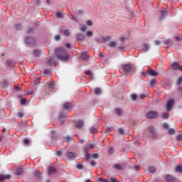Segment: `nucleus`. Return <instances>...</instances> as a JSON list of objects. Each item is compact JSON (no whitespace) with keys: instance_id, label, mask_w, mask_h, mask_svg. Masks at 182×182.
<instances>
[{"instance_id":"27","label":"nucleus","mask_w":182,"mask_h":182,"mask_svg":"<svg viewBox=\"0 0 182 182\" xmlns=\"http://www.w3.org/2000/svg\"><path fill=\"white\" fill-rule=\"evenodd\" d=\"M175 170L177 171V173H182V166H176Z\"/></svg>"},{"instance_id":"50","label":"nucleus","mask_w":182,"mask_h":182,"mask_svg":"<svg viewBox=\"0 0 182 182\" xmlns=\"http://www.w3.org/2000/svg\"><path fill=\"white\" fill-rule=\"evenodd\" d=\"M26 103V100L25 98H22L21 100V105H25Z\"/></svg>"},{"instance_id":"45","label":"nucleus","mask_w":182,"mask_h":182,"mask_svg":"<svg viewBox=\"0 0 182 182\" xmlns=\"http://www.w3.org/2000/svg\"><path fill=\"white\" fill-rule=\"evenodd\" d=\"M131 97H132V100H136L137 99V95H136V94L132 95Z\"/></svg>"},{"instance_id":"5","label":"nucleus","mask_w":182,"mask_h":182,"mask_svg":"<svg viewBox=\"0 0 182 182\" xmlns=\"http://www.w3.org/2000/svg\"><path fill=\"white\" fill-rule=\"evenodd\" d=\"M96 147V144H90L84 147V153H89L90 150L95 149Z\"/></svg>"},{"instance_id":"15","label":"nucleus","mask_w":182,"mask_h":182,"mask_svg":"<svg viewBox=\"0 0 182 182\" xmlns=\"http://www.w3.org/2000/svg\"><path fill=\"white\" fill-rule=\"evenodd\" d=\"M55 173H56V168L55 167L50 166L48 168V174H49V176H50V174H55Z\"/></svg>"},{"instance_id":"49","label":"nucleus","mask_w":182,"mask_h":182,"mask_svg":"<svg viewBox=\"0 0 182 182\" xmlns=\"http://www.w3.org/2000/svg\"><path fill=\"white\" fill-rule=\"evenodd\" d=\"M86 29H87L86 26H82L80 27L81 32H85V31H86Z\"/></svg>"},{"instance_id":"26","label":"nucleus","mask_w":182,"mask_h":182,"mask_svg":"<svg viewBox=\"0 0 182 182\" xmlns=\"http://www.w3.org/2000/svg\"><path fill=\"white\" fill-rule=\"evenodd\" d=\"M95 95H101V93H102V89H100V88H95Z\"/></svg>"},{"instance_id":"18","label":"nucleus","mask_w":182,"mask_h":182,"mask_svg":"<svg viewBox=\"0 0 182 182\" xmlns=\"http://www.w3.org/2000/svg\"><path fill=\"white\" fill-rule=\"evenodd\" d=\"M172 66V69L173 70H176V69H178V66H180V63L175 62L171 65Z\"/></svg>"},{"instance_id":"43","label":"nucleus","mask_w":182,"mask_h":182,"mask_svg":"<svg viewBox=\"0 0 182 182\" xmlns=\"http://www.w3.org/2000/svg\"><path fill=\"white\" fill-rule=\"evenodd\" d=\"M56 18H63V16L62 15L61 13H57Z\"/></svg>"},{"instance_id":"33","label":"nucleus","mask_w":182,"mask_h":182,"mask_svg":"<svg viewBox=\"0 0 182 182\" xmlns=\"http://www.w3.org/2000/svg\"><path fill=\"white\" fill-rule=\"evenodd\" d=\"M63 34L65 35V36H70V32H69L68 30H64L63 31Z\"/></svg>"},{"instance_id":"53","label":"nucleus","mask_w":182,"mask_h":182,"mask_svg":"<svg viewBox=\"0 0 182 182\" xmlns=\"http://www.w3.org/2000/svg\"><path fill=\"white\" fill-rule=\"evenodd\" d=\"M98 181H100V182H110L107 179H103L102 178L98 179Z\"/></svg>"},{"instance_id":"1","label":"nucleus","mask_w":182,"mask_h":182,"mask_svg":"<svg viewBox=\"0 0 182 182\" xmlns=\"http://www.w3.org/2000/svg\"><path fill=\"white\" fill-rule=\"evenodd\" d=\"M55 53L57 55V58L60 60H68L69 59V54L66 53L63 48H58L55 50Z\"/></svg>"},{"instance_id":"57","label":"nucleus","mask_w":182,"mask_h":182,"mask_svg":"<svg viewBox=\"0 0 182 182\" xmlns=\"http://www.w3.org/2000/svg\"><path fill=\"white\" fill-rule=\"evenodd\" d=\"M164 45H168L170 43V39H166L164 41Z\"/></svg>"},{"instance_id":"51","label":"nucleus","mask_w":182,"mask_h":182,"mask_svg":"<svg viewBox=\"0 0 182 182\" xmlns=\"http://www.w3.org/2000/svg\"><path fill=\"white\" fill-rule=\"evenodd\" d=\"M119 134H124V129L120 128L119 130H118Z\"/></svg>"},{"instance_id":"3","label":"nucleus","mask_w":182,"mask_h":182,"mask_svg":"<svg viewBox=\"0 0 182 182\" xmlns=\"http://www.w3.org/2000/svg\"><path fill=\"white\" fill-rule=\"evenodd\" d=\"M148 132L152 139H157L159 137V133L153 126H149Z\"/></svg>"},{"instance_id":"22","label":"nucleus","mask_w":182,"mask_h":182,"mask_svg":"<svg viewBox=\"0 0 182 182\" xmlns=\"http://www.w3.org/2000/svg\"><path fill=\"white\" fill-rule=\"evenodd\" d=\"M116 45H117V41L114 40V41H111L109 43V46L110 48H116Z\"/></svg>"},{"instance_id":"24","label":"nucleus","mask_w":182,"mask_h":182,"mask_svg":"<svg viewBox=\"0 0 182 182\" xmlns=\"http://www.w3.org/2000/svg\"><path fill=\"white\" fill-rule=\"evenodd\" d=\"M148 171L149 173H151L152 174L156 173V167H154V166H149V168H148Z\"/></svg>"},{"instance_id":"61","label":"nucleus","mask_w":182,"mask_h":182,"mask_svg":"<svg viewBox=\"0 0 182 182\" xmlns=\"http://www.w3.org/2000/svg\"><path fill=\"white\" fill-rule=\"evenodd\" d=\"M85 73L87 76H92V71H86Z\"/></svg>"},{"instance_id":"10","label":"nucleus","mask_w":182,"mask_h":182,"mask_svg":"<svg viewBox=\"0 0 182 182\" xmlns=\"http://www.w3.org/2000/svg\"><path fill=\"white\" fill-rule=\"evenodd\" d=\"M11 178V175H0V181H4V180H9Z\"/></svg>"},{"instance_id":"31","label":"nucleus","mask_w":182,"mask_h":182,"mask_svg":"<svg viewBox=\"0 0 182 182\" xmlns=\"http://www.w3.org/2000/svg\"><path fill=\"white\" fill-rule=\"evenodd\" d=\"M114 167L116 168V170H122V166H120V164H114Z\"/></svg>"},{"instance_id":"46","label":"nucleus","mask_w":182,"mask_h":182,"mask_svg":"<svg viewBox=\"0 0 182 182\" xmlns=\"http://www.w3.org/2000/svg\"><path fill=\"white\" fill-rule=\"evenodd\" d=\"M65 140V141L69 143V141H70V140H72V137L71 136H66Z\"/></svg>"},{"instance_id":"42","label":"nucleus","mask_w":182,"mask_h":182,"mask_svg":"<svg viewBox=\"0 0 182 182\" xmlns=\"http://www.w3.org/2000/svg\"><path fill=\"white\" fill-rule=\"evenodd\" d=\"M156 82H157V80H151V82H150V85L151 86H154V85H156Z\"/></svg>"},{"instance_id":"13","label":"nucleus","mask_w":182,"mask_h":182,"mask_svg":"<svg viewBox=\"0 0 182 182\" xmlns=\"http://www.w3.org/2000/svg\"><path fill=\"white\" fill-rule=\"evenodd\" d=\"M83 121H78L75 123V127L76 129H82V127H83Z\"/></svg>"},{"instance_id":"17","label":"nucleus","mask_w":182,"mask_h":182,"mask_svg":"<svg viewBox=\"0 0 182 182\" xmlns=\"http://www.w3.org/2000/svg\"><path fill=\"white\" fill-rule=\"evenodd\" d=\"M25 42H26V43H28V45H31V44L33 43V42H35V41L33 40V38L28 37V38H25Z\"/></svg>"},{"instance_id":"35","label":"nucleus","mask_w":182,"mask_h":182,"mask_svg":"<svg viewBox=\"0 0 182 182\" xmlns=\"http://www.w3.org/2000/svg\"><path fill=\"white\" fill-rule=\"evenodd\" d=\"M86 35L87 36H89V37L93 36V32L92 31H87Z\"/></svg>"},{"instance_id":"14","label":"nucleus","mask_w":182,"mask_h":182,"mask_svg":"<svg viewBox=\"0 0 182 182\" xmlns=\"http://www.w3.org/2000/svg\"><path fill=\"white\" fill-rule=\"evenodd\" d=\"M81 59H82V60H87V59H89V55H87V52H83L81 53Z\"/></svg>"},{"instance_id":"56","label":"nucleus","mask_w":182,"mask_h":182,"mask_svg":"<svg viewBox=\"0 0 182 182\" xmlns=\"http://www.w3.org/2000/svg\"><path fill=\"white\" fill-rule=\"evenodd\" d=\"M114 151V149H113V147H111L109 149V154H112Z\"/></svg>"},{"instance_id":"63","label":"nucleus","mask_w":182,"mask_h":182,"mask_svg":"<svg viewBox=\"0 0 182 182\" xmlns=\"http://www.w3.org/2000/svg\"><path fill=\"white\" fill-rule=\"evenodd\" d=\"M111 181L112 182H119V181H117V179L116 178H112Z\"/></svg>"},{"instance_id":"2","label":"nucleus","mask_w":182,"mask_h":182,"mask_svg":"<svg viewBox=\"0 0 182 182\" xmlns=\"http://www.w3.org/2000/svg\"><path fill=\"white\" fill-rule=\"evenodd\" d=\"M122 68L125 73H134L136 72V68L132 65V64L122 65Z\"/></svg>"},{"instance_id":"20","label":"nucleus","mask_w":182,"mask_h":182,"mask_svg":"<svg viewBox=\"0 0 182 182\" xmlns=\"http://www.w3.org/2000/svg\"><path fill=\"white\" fill-rule=\"evenodd\" d=\"M23 174V169L22 168H19L16 171V176H22Z\"/></svg>"},{"instance_id":"48","label":"nucleus","mask_w":182,"mask_h":182,"mask_svg":"<svg viewBox=\"0 0 182 182\" xmlns=\"http://www.w3.org/2000/svg\"><path fill=\"white\" fill-rule=\"evenodd\" d=\"M76 168H78V170H82L83 168V165L82 164H78L76 166Z\"/></svg>"},{"instance_id":"25","label":"nucleus","mask_w":182,"mask_h":182,"mask_svg":"<svg viewBox=\"0 0 182 182\" xmlns=\"http://www.w3.org/2000/svg\"><path fill=\"white\" fill-rule=\"evenodd\" d=\"M85 159L86 160V161H89V159H90L92 157V155H90V154H89V152H85Z\"/></svg>"},{"instance_id":"34","label":"nucleus","mask_w":182,"mask_h":182,"mask_svg":"<svg viewBox=\"0 0 182 182\" xmlns=\"http://www.w3.org/2000/svg\"><path fill=\"white\" fill-rule=\"evenodd\" d=\"M52 62H53V57H50V58H48V60H47V63L48 65H52Z\"/></svg>"},{"instance_id":"39","label":"nucleus","mask_w":182,"mask_h":182,"mask_svg":"<svg viewBox=\"0 0 182 182\" xmlns=\"http://www.w3.org/2000/svg\"><path fill=\"white\" fill-rule=\"evenodd\" d=\"M144 52H147V50H149V45L144 44Z\"/></svg>"},{"instance_id":"28","label":"nucleus","mask_w":182,"mask_h":182,"mask_svg":"<svg viewBox=\"0 0 182 182\" xmlns=\"http://www.w3.org/2000/svg\"><path fill=\"white\" fill-rule=\"evenodd\" d=\"M90 132L91 133H93V134L97 133V129L95 128V127H91L90 128Z\"/></svg>"},{"instance_id":"38","label":"nucleus","mask_w":182,"mask_h":182,"mask_svg":"<svg viewBox=\"0 0 182 182\" xmlns=\"http://www.w3.org/2000/svg\"><path fill=\"white\" fill-rule=\"evenodd\" d=\"M91 157H92V159H99V154H92L91 155Z\"/></svg>"},{"instance_id":"7","label":"nucleus","mask_w":182,"mask_h":182,"mask_svg":"<svg viewBox=\"0 0 182 182\" xmlns=\"http://www.w3.org/2000/svg\"><path fill=\"white\" fill-rule=\"evenodd\" d=\"M67 157L68 159L73 160V159H76V157H77V155L72 151H70L68 152Z\"/></svg>"},{"instance_id":"21","label":"nucleus","mask_w":182,"mask_h":182,"mask_svg":"<svg viewBox=\"0 0 182 182\" xmlns=\"http://www.w3.org/2000/svg\"><path fill=\"white\" fill-rule=\"evenodd\" d=\"M46 88L52 90V89H55V84H53L52 82H48Z\"/></svg>"},{"instance_id":"54","label":"nucleus","mask_w":182,"mask_h":182,"mask_svg":"<svg viewBox=\"0 0 182 182\" xmlns=\"http://www.w3.org/2000/svg\"><path fill=\"white\" fill-rule=\"evenodd\" d=\"M56 156H58V157H60V156H62V151H57Z\"/></svg>"},{"instance_id":"59","label":"nucleus","mask_w":182,"mask_h":182,"mask_svg":"<svg viewBox=\"0 0 182 182\" xmlns=\"http://www.w3.org/2000/svg\"><path fill=\"white\" fill-rule=\"evenodd\" d=\"M41 173H39V171H36L35 173H34V176H36V177H40V175Z\"/></svg>"},{"instance_id":"58","label":"nucleus","mask_w":182,"mask_h":182,"mask_svg":"<svg viewBox=\"0 0 182 182\" xmlns=\"http://www.w3.org/2000/svg\"><path fill=\"white\" fill-rule=\"evenodd\" d=\"M44 73L46 75H50V70H45Z\"/></svg>"},{"instance_id":"11","label":"nucleus","mask_w":182,"mask_h":182,"mask_svg":"<svg viewBox=\"0 0 182 182\" xmlns=\"http://www.w3.org/2000/svg\"><path fill=\"white\" fill-rule=\"evenodd\" d=\"M166 181H168V182H174L176 181V178L171 175H167L166 177Z\"/></svg>"},{"instance_id":"12","label":"nucleus","mask_w":182,"mask_h":182,"mask_svg":"<svg viewBox=\"0 0 182 182\" xmlns=\"http://www.w3.org/2000/svg\"><path fill=\"white\" fill-rule=\"evenodd\" d=\"M148 73L149 75H150V76H159V73L157 72H156L154 70H151V69H149L148 70Z\"/></svg>"},{"instance_id":"9","label":"nucleus","mask_w":182,"mask_h":182,"mask_svg":"<svg viewBox=\"0 0 182 182\" xmlns=\"http://www.w3.org/2000/svg\"><path fill=\"white\" fill-rule=\"evenodd\" d=\"M71 107H72V103H70V102H65L63 105V108L65 109V110H68L69 112H70V110H69V109Z\"/></svg>"},{"instance_id":"47","label":"nucleus","mask_w":182,"mask_h":182,"mask_svg":"<svg viewBox=\"0 0 182 182\" xmlns=\"http://www.w3.org/2000/svg\"><path fill=\"white\" fill-rule=\"evenodd\" d=\"M86 23L88 26H92V25H93V23H92V21L90 20L87 21Z\"/></svg>"},{"instance_id":"23","label":"nucleus","mask_w":182,"mask_h":182,"mask_svg":"<svg viewBox=\"0 0 182 182\" xmlns=\"http://www.w3.org/2000/svg\"><path fill=\"white\" fill-rule=\"evenodd\" d=\"M115 112L118 116H122L123 114V109L120 108H116Z\"/></svg>"},{"instance_id":"6","label":"nucleus","mask_w":182,"mask_h":182,"mask_svg":"<svg viewBox=\"0 0 182 182\" xmlns=\"http://www.w3.org/2000/svg\"><path fill=\"white\" fill-rule=\"evenodd\" d=\"M173 105H174V100H173V99L169 100L167 102V104H166L167 112H170V110H171V108L173 107Z\"/></svg>"},{"instance_id":"16","label":"nucleus","mask_w":182,"mask_h":182,"mask_svg":"<svg viewBox=\"0 0 182 182\" xmlns=\"http://www.w3.org/2000/svg\"><path fill=\"white\" fill-rule=\"evenodd\" d=\"M168 14H167V11H161V16H160V21H163L164 18H166V16H167Z\"/></svg>"},{"instance_id":"30","label":"nucleus","mask_w":182,"mask_h":182,"mask_svg":"<svg viewBox=\"0 0 182 182\" xmlns=\"http://www.w3.org/2000/svg\"><path fill=\"white\" fill-rule=\"evenodd\" d=\"M27 122H26V121H23V122H22L21 124H20V125H21V127H22V129H24V127H26V126H27Z\"/></svg>"},{"instance_id":"62","label":"nucleus","mask_w":182,"mask_h":182,"mask_svg":"<svg viewBox=\"0 0 182 182\" xmlns=\"http://www.w3.org/2000/svg\"><path fill=\"white\" fill-rule=\"evenodd\" d=\"M91 166H92V167H95V166H96V161H91Z\"/></svg>"},{"instance_id":"8","label":"nucleus","mask_w":182,"mask_h":182,"mask_svg":"<svg viewBox=\"0 0 182 182\" xmlns=\"http://www.w3.org/2000/svg\"><path fill=\"white\" fill-rule=\"evenodd\" d=\"M58 119H59L61 124H63L65 123V119H66V115H65V114L60 113L58 115Z\"/></svg>"},{"instance_id":"40","label":"nucleus","mask_w":182,"mask_h":182,"mask_svg":"<svg viewBox=\"0 0 182 182\" xmlns=\"http://www.w3.org/2000/svg\"><path fill=\"white\" fill-rule=\"evenodd\" d=\"M34 55L35 56H39V55H41V51L38 50H34Z\"/></svg>"},{"instance_id":"64","label":"nucleus","mask_w":182,"mask_h":182,"mask_svg":"<svg viewBox=\"0 0 182 182\" xmlns=\"http://www.w3.org/2000/svg\"><path fill=\"white\" fill-rule=\"evenodd\" d=\"M18 117H22L23 116V112H18Z\"/></svg>"},{"instance_id":"55","label":"nucleus","mask_w":182,"mask_h":182,"mask_svg":"<svg viewBox=\"0 0 182 182\" xmlns=\"http://www.w3.org/2000/svg\"><path fill=\"white\" fill-rule=\"evenodd\" d=\"M55 41H60V35L58 34L55 36Z\"/></svg>"},{"instance_id":"36","label":"nucleus","mask_w":182,"mask_h":182,"mask_svg":"<svg viewBox=\"0 0 182 182\" xmlns=\"http://www.w3.org/2000/svg\"><path fill=\"white\" fill-rule=\"evenodd\" d=\"M168 116H169L168 113H163L162 114V118H164V119H168Z\"/></svg>"},{"instance_id":"52","label":"nucleus","mask_w":182,"mask_h":182,"mask_svg":"<svg viewBox=\"0 0 182 182\" xmlns=\"http://www.w3.org/2000/svg\"><path fill=\"white\" fill-rule=\"evenodd\" d=\"M178 141H182V134L181 135H178L177 137H176Z\"/></svg>"},{"instance_id":"19","label":"nucleus","mask_w":182,"mask_h":182,"mask_svg":"<svg viewBox=\"0 0 182 182\" xmlns=\"http://www.w3.org/2000/svg\"><path fill=\"white\" fill-rule=\"evenodd\" d=\"M77 41L79 42L80 41H85V35L79 33L77 36Z\"/></svg>"},{"instance_id":"4","label":"nucleus","mask_w":182,"mask_h":182,"mask_svg":"<svg viewBox=\"0 0 182 182\" xmlns=\"http://www.w3.org/2000/svg\"><path fill=\"white\" fill-rule=\"evenodd\" d=\"M146 119H156L159 117V112L157 111H149L146 114Z\"/></svg>"},{"instance_id":"44","label":"nucleus","mask_w":182,"mask_h":182,"mask_svg":"<svg viewBox=\"0 0 182 182\" xmlns=\"http://www.w3.org/2000/svg\"><path fill=\"white\" fill-rule=\"evenodd\" d=\"M182 83V77H180L177 80V85H181Z\"/></svg>"},{"instance_id":"29","label":"nucleus","mask_w":182,"mask_h":182,"mask_svg":"<svg viewBox=\"0 0 182 182\" xmlns=\"http://www.w3.org/2000/svg\"><path fill=\"white\" fill-rule=\"evenodd\" d=\"M14 28L16 31H21V29H22V26L21 24H17L14 26Z\"/></svg>"},{"instance_id":"37","label":"nucleus","mask_w":182,"mask_h":182,"mask_svg":"<svg viewBox=\"0 0 182 182\" xmlns=\"http://www.w3.org/2000/svg\"><path fill=\"white\" fill-rule=\"evenodd\" d=\"M110 39H111L110 36H106L102 38V42H106L107 41H110Z\"/></svg>"},{"instance_id":"60","label":"nucleus","mask_w":182,"mask_h":182,"mask_svg":"<svg viewBox=\"0 0 182 182\" xmlns=\"http://www.w3.org/2000/svg\"><path fill=\"white\" fill-rule=\"evenodd\" d=\"M23 143H24V144H29V139H24L23 140Z\"/></svg>"},{"instance_id":"32","label":"nucleus","mask_w":182,"mask_h":182,"mask_svg":"<svg viewBox=\"0 0 182 182\" xmlns=\"http://www.w3.org/2000/svg\"><path fill=\"white\" fill-rule=\"evenodd\" d=\"M168 134L173 135L174 134V133H176V131L174 130V129H169L168 130Z\"/></svg>"},{"instance_id":"41","label":"nucleus","mask_w":182,"mask_h":182,"mask_svg":"<svg viewBox=\"0 0 182 182\" xmlns=\"http://www.w3.org/2000/svg\"><path fill=\"white\" fill-rule=\"evenodd\" d=\"M162 127H163L164 129H165L167 130V129H168V124H167V123H164V124H162Z\"/></svg>"}]
</instances>
